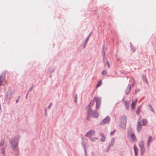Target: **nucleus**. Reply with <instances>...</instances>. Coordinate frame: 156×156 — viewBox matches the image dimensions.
Returning a JSON list of instances; mask_svg holds the SVG:
<instances>
[{
	"label": "nucleus",
	"instance_id": "1",
	"mask_svg": "<svg viewBox=\"0 0 156 156\" xmlns=\"http://www.w3.org/2000/svg\"><path fill=\"white\" fill-rule=\"evenodd\" d=\"M94 101H95L96 103V109H98L100 108L101 100L99 98L97 97H95L94 98L93 100H91L90 101L88 106L87 108H88L87 110V119H89L88 117L91 112V109H90V108L93 105Z\"/></svg>",
	"mask_w": 156,
	"mask_h": 156
},
{
	"label": "nucleus",
	"instance_id": "2",
	"mask_svg": "<svg viewBox=\"0 0 156 156\" xmlns=\"http://www.w3.org/2000/svg\"><path fill=\"white\" fill-rule=\"evenodd\" d=\"M91 112L90 113V115L89 117H88V119H87V120H89L91 116L92 115L94 117L97 118L98 116V114L97 112L96 111H94L92 112V111L91 110Z\"/></svg>",
	"mask_w": 156,
	"mask_h": 156
},
{
	"label": "nucleus",
	"instance_id": "3",
	"mask_svg": "<svg viewBox=\"0 0 156 156\" xmlns=\"http://www.w3.org/2000/svg\"><path fill=\"white\" fill-rule=\"evenodd\" d=\"M139 145L140 147L141 154H143L145 151V149L144 147V142L142 141H140L139 143Z\"/></svg>",
	"mask_w": 156,
	"mask_h": 156
},
{
	"label": "nucleus",
	"instance_id": "4",
	"mask_svg": "<svg viewBox=\"0 0 156 156\" xmlns=\"http://www.w3.org/2000/svg\"><path fill=\"white\" fill-rule=\"evenodd\" d=\"M110 120V118L108 117H106L102 121L100 122V124L101 125L108 123Z\"/></svg>",
	"mask_w": 156,
	"mask_h": 156
},
{
	"label": "nucleus",
	"instance_id": "5",
	"mask_svg": "<svg viewBox=\"0 0 156 156\" xmlns=\"http://www.w3.org/2000/svg\"><path fill=\"white\" fill-rule=\"evenodd\" d=\"M13 149L15 150H17V145L18 143L16 141L14 140L11 142Z\"/></svg>",
	"mask_w": 156,
	"mask_h": 156
},
{
	"label": "nucleus",
	"instance_id": "6",
	"mask_svg": "<svg viewBox=\"0 0 156 156\" xmlns=\"http://www.w3.org/2000/svg\"><path fill=\"white\" fill-rule=\"evenodd\" d=\"M95 132L94 130H90L86 134V136L88 137H91L95 134Z\"/></svg>",
	"mask_w": 156,
	"mask_h": 156
},
{
	"label": "nucleus",
	"instance_id": "7",
	"mask_svg": "<svg viewBox=\"0 0 156 156\" xmlns=\"http://www.w3.org/2000/svg\"><path fill=\"white\" fill-rule=\"evenodd\" d=\"M142 129V125L140 122H137V130L139 132Z\"/></svg>",
	"mask_w": 156,
	"mask_h": 156
},
{
	"label": "nucleus",
	"instance_id": "8",
	"mask_svg": "<svg viewBox=\"0 0 156 156\" xmlns=\"http://www.w3.org/2000/svg\"><path fill=\"white\" fill-rule=\"evenodd\" d=\"M126 120L125 119L123 122H121L120 126L121 128L123 129H125L126 126Z\"/></svg>",
	"mask_w": 156,
	"mask_h": 156
},
{
	"label": "nucleus",
	"instance_id": "9",
	"mask_svg": "<svg viewBox=\"0 0 156 156\" xmlns=\"http://www.w3.org/2000/svg\"><path fill=\"white\" fill-rule=\"evenodd\" d=\"M131 87L130 85H129L127 87L126 90L125 92V93L126 94H129L130 91Z\"/></svg>",
	"mask_w": 156,
	"mask_h": 156
},
{
	"label": "nucleus",
	"instance_id": "10",
	"mask_svg": "<svg viewBox=\"0 0 156 156\" xmlns=\"http://www.w3.org/2000/svg\"><path fill=\"white\" fill-rule=\"evenodd\" d=\"M137 101V99L136 98L135 100L133 101L131 104V108L133 109L134 108V106L136 104Z\"/></svg>",
	"mask_w": 156,
	"mask_h": 156
},
{
	"label": "nucleus",
	"instance_id": "11",
	"mask_svg": "<svg viewBox=\"0 0 156 156\" xmlns=\"http://www.w3.org/2000/svg\"><path fill=\"white\" fill-rule=\"evenodd\" d=\"M124 103L126 107V108L127 109H128L129 107V103L127 102V101H125L124 102Z\"/></svg>",
	"mask_w": 156,
	"mask_h": 156
},
{
	"label": "nucleus",
	"instance_id": "12",
	"mask_svg": "<svg viewBox=\"0 0 156 156\" xmlns=\"http://www.w3.org/2000/svg\"><path fill=\"white\" fill-rule=\"evenodd\" d=\"M100 135L102 137L101 138V141L102 142L105 141V136L103 134L101 133H100Z\"/></svg>",
	"mask_w": 156,
	"mask_h": 156
},
{
	"label": "nucleus",
	"instance_id": "13",
	"mask_svg": "<svg viewBox=\"0 0 156 156\" xmlns=\"http://www.w3.org/2000/svg\"><path fill=\"white\" fill-rule=\"evenodd\" d=\"M134 150L135 155V156H136L138 152V149L137 148L135 145L134 146Z\"/></svg>",
	"mask_w": 156,
	"mask_h": 156
},
{
	"label": "nucleus",
	"instance_id": "14",
	"mask_svg": "<svg viewBox=\"0 0 156 156\" xmlns=\"http://www.w3.org/2000/svg\"><path fill=\"white\" fill-rule=\"evenodd\" d=\"M141 108V106H140L137 108V110L136 111V114L137 115L139 114L140 112Z\"/></svg>",
	"mask_w": 156,
	"mask_h": 156
},
{
	"label": "nucleus",
	"instance_id": "15",
	"mask_svg": "<svg viewBox=\"0 0 156 156\" xmlns=\"http://www.w3.org/2000/svg\"><path fill=\"white\" fill-rule=\"evenodd\" d=\"M152 138V137L151 136H150L149 137L147 142V146L148 147L149 146L150 143L151 141Z\"/></svg>",
	"mask_w": 156,
	"mask_h": 156
},
{
	"label": "nucleus",
	"instance_id": "16",
	"mask_svg": "<svg viewBox=\"0 0 156 156\" xmlns=\"http://www.w3.org/2000/svg\"><path fill=\"white\" fill-rule=\"evenodd\" d=\"M131 136L134 141H136V137L134 134L132 133L131 135Z\"/></svg>",
	"mask_w": 156,
	"mask_h": 156
},
{
	"label": "nucleus",
	"instance_id": "17",
	"mask_svg": "<svg viewBox=\"0 0 156 156\" xmlns=\"http://www.w3.org/2000/svg\"><path fill=\"white\" fill-rule=\"evenodd\" d=\"M147 123V121L146 119H144L142 120L143 125L144 126L146 125Z\"/></svg>",
	"mask_w": 156,
	"mask_h": 156
},
{
	"label": "nucleus",
	"instance_id": "18",
	"mask_svg": "<svg viewBox=\"0 0 156 156\" xmlns=\"http://www.w3.org/2000/svg\"><path fill=\"white\" fill-rule=\"evenodd\" d=\"M4 79V78H2L1 76H0V86H1Z\"/></svg>",
	"mask_w": 156,
	"mask_h": 156
},
{
	"label": "nucleus",
	"instance_id": "19",
	"mask_svg": "<svg viewBox=\"0 0 156 156\" xmlns=\"http://www.w3.org/2000/svg\"><path fill=\"white\" fill-rule=\"evenodd\" d=\"M115 140L114 138H112L111 141V144L110 145V146H112L113 145Z\"/></svg>",
	"mask_w": 156,
	"mask_h": 156
},
{
	"label": "nucleus",
	"instance_id": "20",
	"mask_svg": "<svg viewBox=\"0 0 156 156\" xmlns=\"http://www.w3.org/2000/svg\"><path fill=\"white\" fill-rule=\"evenodd\" d=\"M98 139V138L96 137H92L90 139V140H92L93 142L95 141Z\"/></svg>",
	"mask_w": 156,
	"mask_h": 156
},
{
	"label": "nucleus",
	"instance_id": "21",
	"mask_svg": "<svg viewBox=\"0 0 156 156\" xmlns=\"http://www.w3.org/2000/svg\"><path fill=\"white\" fill-rule=\"evenodd\" d=\"M101 80H100L99 81L98 83L97 84V87H100L101 85Z\"/></svg>",
	"mask_w": 156,
	"mask_h": 156
},
{
	"label": "nucleus",
	"instance_id": "22",
	"mask_svg": "<svg viewBox=\"0 0 156 156\" xmlns=\"http://www.w3.org/2000/svg\"><path fill=\"white\" fill-rule=\"evenodd\" d=\"M107 71L106 70H103L101 73V74L103 75H105L107 74Z\"/></svg>",
	"mask_w": 156,
	"mask_h": 156
},
{
	"label": "nucleus",
	"instance_id": "23",
	"mask_svg": "<svg viewBox=\"0 0 156 156\" xmlns=\"http://www.w3.org/2000/svg\"><path fill=\"white\" fill-rule=\"evenodd\" d=\"M148 106L150 108V109H151V111L153 112H154V110H153V108L152 107V106H151V105H148Z\"/></svg>",
	"mask_w": 156,
	"mask_h": 156
},
{
	"label": "nucleus",
	"instance_id": "24",
	"mask_svg": "<svg viewBox=\"0 0 156 156\" xmlns=\"http://www.w3.org/2000/svg\"><path fill=\"white\" fill-rule=\"evenodd\" d=\"M77 101V95H76L75 97V102H76Z\"/></svg>",
	"mask_w": 156,
	"mask_h": 156
},
{
	"label": "nucleus",
	"instance_id": "25",
	"mask_svg": "<svg viewBox=\"0 0 156 156\" xmlns=\"http://www.w3.org/2000/svg\"><path fill=\"white\" fill-rule=\"evenodd\" d=\"M115 130H114L112 132L110 133V135H113L114 133H115Z\"/></svg>",
	"mask_w": 156,
	"mask_h": 156
},
{
	"label": "nucleus",
	"instance_id": "26",
	"mask_svg": "<svg viewBox=\"0 0 156 156\" xmlns=\"http://www.w3.org/2000/svg\"><path fill=\"white\" fill-rule=\"evenodd\" d=\"M107 65L108 67V68H109L110 67V64H109V62H108V61L107 62Z\"/></svg>",
	"mask_w": 156,
	"mask_h": 156
},
{
	"label": "nucleus",
	"instance_id": "27",
	"mask_svg": "<svg viewBox=\"0 0 156 156\" xmlns=\"http://www.w3.org/2000/svg\"><path fill=\"white\" fill-rule=\"evenodd\" d=\"M52 103H51L50 104L49 106L48 107V108H51V106H52Z\"/></svg>",
	"mask_w": 156,
	"mask_h": 156
},
{
	"label": "nucleus",
	"instance_id": "28",
	"mask_svg": "<svg viewBox=\"0 0 156 156\" xmlns=\"http://www.w3.org/2000/svg\"><path fill=\"white\" fill-rule=\"evenodd\" d=\"M18 101H19V100H18V99H17V100H16V103L18 102Z\"/></svg>",
	"mask_w": 156,
	"mask_h": 156
}]
</instances>
